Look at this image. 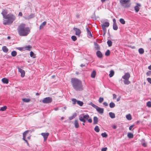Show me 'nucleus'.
<instances>
[{"mask_svg": "<svg viewBox=\"0 0 151 151\" xmlns=\"http://www.w3.org/2000/svg\"><path fill=\"white\" fill-rule=\"evenodd\" d=\"M18 33L20 36H24L27 35L30 32L29 27H25V24L23 23L20 24L17 29Z\"/></svg>", "mask_w": 151, "mask_h": 151, "instance_id": "f257e3e1", "label": "nucleus"}, {"mask_svg": "<svg viewBox=\"0 0 151 151\" xmlns=\"http://www.w3.org/2000/svg\"><path fill=\"white\" fill-rule=\"evenodd\" d=\"M71 82L73 88L76 91H81L83 90L81 81L76 78H72Z\"/></svg>", "mask_w": 151, "mask_h": 151, "instance_id": "f03ea898", "label": "nucleus"}, {"mask_svg": "<svg viewBox=\"0 0 151 151\" xmlns=\"http://www.w3.org/2000/svg\"><path fill=\"white\" fill-rule=\"evenodd\" d=\"M3 22V24L4 25H9L12 24L15 20V16L12 13H9L4 18Z\"/></svg>", "mask_w": 151, "mask_h": 151, "instance_id": "7ed1b4c3", "label": "nucleus"}, {"mask_svg": "<svg viewBox=\"0 0 151 151\" xmlns=\"http://www.w3.org/2000/svg\"><path fill=\"white\" fill-rule=\"evenodd\" d=\"M130 77V75L128 72L125 73L124 75L122 76V78L124 80L123 81L125 84L128 85L130 83V81L129 80Z\"/></svg>", "mask_w": 151, "mask_h": 151, "instance_id": "20e7f679", "label": "nucleus"}, {"mask_svg": "<svg viewBox=\"0 0 151 151\" xmlns=\"http://www.w3.org/2000/svg\"><path fill=\"white\" fill-rule=\"evenodd\" d=\"M120 3L125 8H128L131 5L130 0H120Z\"/></svg>", "mask_w": 151, "mask_h": 151, "instance_id": "39448f33", "label": "nucleus"}, {"mask_svg": "<svg viewBox=\"0 0 151 151\" xmlns=\"http://www.w3.org/2000/svg\"><path fill=\"white\" fill-rule=\"evenodd\" d=\"M79 119L81 122L85 123L88 119L89 118V116L87 114L85 115L82 114L79 115Z\"/></svg>", "mask_w": 151, "mask_h": 151, "instance_id": "423d86ee", "label": "nucleus"}, {"mask_svg": "<svg viewBox=\"0 0 151 151\" xmlns=\"http://www.w3.org/2000/svg\"><path fill=\"white\" fill-rule=\"evenodd\" d=\"M52 101V98L48 97L44 98L42 100V102L44 104H49Z\"/></svg>", "mask_w": 151, "mask_h": 151, "instance_id": "0eeeda50", "label": "nucleus"}, {"mask_svg": "<svg viewBox=\"0 0 151 151\" xmlns=\"http://www.w3.org/2000/svg\"><path fill=\"white\" fill-rule=\"evenodd\" d=\"M49 134L48 132L46 133H42L41 135L43 136L44 138V141H45L47 139L49 135Z\"/></svg>", "mask_w": 151, "mask_h": 151, "instance_id": "6e6552de", "label": "nucleus"}, {"mask_svg": "<svg viewBox=\"0 0 151 151\" xmlns=\"http://www.w3.org/2000/svg\"><path fill=\"white\" fill-rule=\"evenodd\" d=\"M95 109L99 113L102 114L104 113V109L103 108L99 107L97 106Z\"/></svg>", "mask_w": 151, "mask_h": 151, "instance_id": "1a4fd4ad", "label": "nucleus"}, {"mask_svg": "<svg viewBox=\"0 0 151 151\" xmlns=\"http://www.w3.org/2000/svg\"><path fill=\"white\" fill-rule=\"evenodd\" d=\"M73 30L75 31V34L78 36H80V35L81 32V30L78 28L76 27H74Z\"/></svg>", "mask_w": 151, "mask_h": 151, "instance_id": "9d476101", "label": "nucleus"}, {"mask_svg": "<svg viewBox=\"0 0 151 151\" xmlns=\"http://www.w3.org/2000/svg\"><path fill=\"white\" fill-rule=\"evenodd\" d=\"M18 71L21 73V76L22 78L24 77L25 76V72L23 69L19 67L18 68Z\"/></svg>", "mask_w": 151, "mask_h": 151, "instance_id": "9b49d317", "label": "nucleus"}, {"mask_svg": "<svg viewBox=\"0 0 151 151\" xmlns=\"http://www.w3.org/2000/svg\"><path fill=\"white\" fill-rule=\"evenodd\" d=\"M137 5L135 6L134 7V9L136 13H137L139 11V7L141 6V5L139 3H137L136 4Z\"/></svg>", "mask_w": 151, "mask_h": 151, "instance_id": "f8f14e48", "label": "nucleus"}, {"mask_svg": "<svg viewBox=\"0 0 151 151\" xmlns=\"http://www.w3.org/2000/svg\"><path fill=\"white\" fill-rule=\"evenodd\" d=\"M86 31L87 32L88 35L91 37H92L93 36L91 34V31L90 30V28L88 27V25L86 26Z\"/></svg>", "mask_w": 151, "mask_h": 151, "instance_id": "ddd939ff", "label": "nucleus"}, {"mask_svg": "<svg viewBox=\"0 0 151 151\" xmlns=\"http://www.w3.org/2000/svg\"><path fill=\"white\" fill-rule=\"evenodd\" d=\"M7 10L6 9H3L1 14H2L3 17L4 18L7 15Z\"/></svg>", "mask_w": 151, "mask_h": 151, "instance_id": "4468645a", "label": "nucleus"}, {"mask_svg": "<svg viewBox=\"0 0 151 151\" xmlns=\"http://www.w3.org/2000/svg\"><path fill=\"white\" fill-rule=\"evenodd\" d=\"M96 55L97 57L99 58H101L103 57V54L99 50H98L96 52Z\"/></svg>", "mask_w": 151, "mask_h": 151, "instance_id": "2eb2a0df", "label": "nucleus"}, {"mask_svg": "<svg viewBox=\"0 0 151 151\" xmlns=\"http://www.w3.org/2000/svg\"><path fill=\"white\" fill-rule=\"evenodd\" d=\"M1 81L4 83L8 84L9 83V79L5 78H3Z\"/></svg>", "mask_w": 151, "mask_h": 151, "instance_id": "dca6fc26", "label": "nucleus"}, {"mask_svg": "<svg viewBox=\"0 0 151 151\" xmlns=\"http://www.w3.org/2000/svg\"><path fill=\"white\" fill-rule=\"evenodd\" d=\"M35 17V15L34 14L31 13V14L28 17L25 18V19H29L32 18H34Z\"/></svg>", "mask_w": 151, "mask_h": 151, "instance_id": "f3484780", "label": "nucleus"}, {"mask_svg": "<svg viewBox=\"0 0 151 151\" xmlns=\"http://www.w3.org/2000/svg\"><path fill=\"white\" fill-rule=\"evenodd\" d=\"M93 124H97L98 122V119L97 117L96 116L94 117L93 118Z\"/></svg>", "mask_w": 151, "mask_h": 151, "instance_id": "a211bd4d", "label": "nucleus"}, {"mask_svg": "<svg viewBox=\"0 0 151 151\" xmlns=\"http://www.w3.org/2000/svg\"><path fill=\"white\" fill-rule=\"evenodd\" d=\"M94 45L95 46V47L96 50H100V47L98 44L96 42H95L94 43Z\"/></svg>", "mask_w": 151, "mask_h": 151, "instance_id": "6ab92c4d", "label": "nucleus"}, {"mask_svg": "<svg viewBox=\"0 0 151 151\" xmlns=\"http://www.w3.org/2000/svg\"><path fill=\"white\" fill-rule=\"evenodd\" d=\"M46 24V22L45 21L44 22L42 23L40 26L39 27V29H42L44 26H45V25Z\"/></svg>", "mask_w": 151, "mask_h": 151, "instance_id": "aec40b11", "label": "nucleus"}, {"mask_svg": "<svg viewBox=\"0 0 151 151\" xmlns=\"http://www.w3.org/2000/svg\"><path fill=\"white\" fill-rule=\"evenodd\" d=\"M74 126L76 128H78L79 127V125L78 120L76 119L74 121Z\"/></svg>", "mask_w": 151, "mask_h": 151, "instance_id": "412c9836", "label": "nucleus"}, {"mask_svg": "<svg viewBox=\"0 0 151 151\" xmlns=\"http://www.w3.org/2000/svg\"><path fill=\"white\" fill-rule=\"evenodd\" d=\"M32 48V46L30 45H28L27 46H26L25 47H24V49L25 50H27L29 51L31 50V49Z\"/></svg>", "mask_w": 151, "mask_h": 151, "instance_id": "4be33fe9", "label": "nucleus"}, {"mask_svg": "<svg viewBox=\"0 0 151 151\" xmlns=\"http://www.w3.org/2000/svg\"><path fill=\"white\" fill-rule=\"evenodd\" d=\"M109 25V22H105L103 24L101 25V26H103L106 27H108Z\"/></svg>", "mask_w": 151, "mask_h": 151, "instance_id": "5701e85b", "label": "nucleus"}, {"mask_svg": "<svg viewBox=\"0 0 151 151\" xmlns=\"http://www.w3.org/2000/svg\"><path fill=\"white\" fill-rule=\"evenodd\" d=\"M2 50L5 53H7L8 51V49L6 46H4L2 47Z\"/></svg>", "mask_w": 151, "mask_h": 151, "instance_id": "b1692460", "label": "nucleus"}, {"mask_svg": "<svg viewBox=\"0 0 151 151\" xmlns=\"http://www.w3.org/2000/svg\"><path fill=\"white\" fill-rule=\"evenodd\" d=\"M109 116L111 119H114L115 118V114L112 112H110L109 113Z\"/></svg>", "mask_w": 151, "mask_h": 151, "instance_id": "393cba45", "label": "nucleus"}, {"mask_svg": "<svg viewBox=\"0 0 151 151\" xmlns=\"http://www.w3.org/2000/svg\"><path fill=\"white\" fill-rule=\"evenodd\" d=\"M96 72L95 70L93 71L91 75V76L92 78H94L95 77L96 75Z\"/></svg>", "mask_w": 151, "mask_h": 151, "instance_id": "a878e982", "label": "nucleus"}, {"mask_svg": "<svg viewBox=\"0 0 151 151\" xmlns=\"http://www.w3.org/2000/svg\"><path fill=\"white\" fill-rule=\"evenodd\" d=\"M114 71L112 70H111L110 71V73L109 75V77H112L114 75Z\"/></svg>", "mask_w": 151, "mask_h": 151, "instance_id": "bb28decb", "label": "nucleus"}, {"mask_svg": "<svg viewBox=\"0 0 151 151\" xmlns=\"http://www.w3.org/2000/svg\"><path fill=\"white\" fill-rule=\"evenodd\" d=\"M30 57H32L33 58H35L36 57L35 54L32 51H31L30 52Z\"/></svg>", "mask_w": 151, "mask_h": 151, "instance_id": "cd10ccee", "label": "nucleus"}, {"mask_svg": "<svg viewBox=\"0 0 151 151\" xmlns=\"http://www.w3.org/2000/svg\"><path fill=\"white\" fill-rule=\"evenodd\" d=\"M113 28L114 30H117L118 27L116 24H113Z\"/></svg>", "mask_w": 151, "mask_h": 151, "instance_id": "c85d7f7f", "label": "nucleus"}, {"mask_svg": "<svg viewBox=\"0 0 151 151\" xmlns=\"http://www.w3.org/2000/svg\"><path fill=\"white\" fill-rule=\"evenodd\" d=\"M127 137L130 139L132 138L133 137V134L131 133H128L127 134Z\"/></svg>", "mask_w": 151, "mask_h": 151, "instance_id": "c756f323", "label": "nucleus"}, {"mask_svg": "<svg viewBox=\"0 0 151 151\" xmlns=\"http://www.w3.org/2000/svg\"><path fill=\"white\" fill-rule=\"evenodd\" d=\"M77 114L76 113H74L73 114V115L69 117V119L70 120H71L74 118H75Z\"/></svg>", "mask_w": 151, "mask_h": 151, "instance_id": "7c9ffc66", "label": "nucleus"}, {"mask_svg": "<svg viewBox=\"0 0 151 151\" xmlns=\"http://www.w3.org/2000/svg\"><path fill=\"white\" fill-rule=\"evenodd\" d=\"M138 51L139 53L141 54H143L144 52V50L142 48H139L138 50Z\"/></svg>", "mask_w": 151, "mask_h": 151, "instance_id": "2f4dec72", "label": "nucleus"}, {"mask_svg": "<svg viewBox=\"0 0 151 151\" xmlns=\"http://www.w3.org/2000/svg\"><path fill=\"white\" fill-rule=\"evenodd\" d=\"M126 117L129 120H130L132 119V116L130 114L127 115L126 116Z\"/></svg>", "mask_w": 151, "mask_h": 151, "instance_id": "473e14b6", "label": "nucleus"}, {"mask_svg": "<svg viewBox=\"0 0 151 151\" xmlns=\"http://www.w3.org/2000/svg\"><path fill=\"white\" fill-rule=\"evenodd\" d=\"M77 104H78V105H79L80 106H82L83 104V101H79V100H77Z\"/></svg>", "mask_w": 151, "mask_h": 151, "instance_id": "72a5a7b5", "label": "nucleus"}, {"mask_svg": "<svg viewBox=\"0 0 151 151\" xmlns=\"http://www.w3.org/2000/svg\"><path fill=\"white\" fill-rule=\"evenodd\" d=\"M11 54L12 57H15L17 55V52L15 51H13L11 52Z\"/></svg>", "mask_w": 151, "mask_h": 151, "instance_id": "f704fd0d", "label": "nucleus"}, {"mask_svg": "<svg viewBox=\"0 0 151 151\" xmlns=\"http://www.w3.org/2000/svg\"><path fill=\"white\" fill-rule=\"evenodd\" d=\"M112 42L111 40H108L107 41V44L109 47H111L112 45Z\"/></svg>", "mask_w": 151, "mask_h": 151, "instance_id": "c9c22d12", "label": "nucleus"}, {"mask_svg": "<svg viewBox=\"0 0 151 151\" xmlns=\"http://www.w3.org/2000/svg\"><path fill=\"white\" fill-rule=\"evenodd\" d=\"M109 107L111 108H113L115 106V104L113 102H111L109 104Z\"/></svg>", "mask_w": 151, "mask_h": 151, "instance_id": "e433bc0d", "label": "nucleus"}, {"mask_svg": "<svg viewBox=\"0 0 151 151\" xmlns=\"http://www.w3.org/2000/svg\"><path fill=\"white\" fill-rule=\"evenodd\" d=\"M94 131L96 132H99L100 131V129L98 126H96L94 129Z\"/></svg>", "mask_w": 151, "mask_h": 151, "instance_id": "4c0bfd02", "label": "nucleus"}, {"mask_svg": "<svg viewBox=\"0 0 151 151\" xmlns=\"http://www.w3.org/2000/svg\"><path fill=\"white\" fill-rule=\"evenodd\" d=\"M6 109H7V106H4L1 108L0 109V111H5Z\"/></svg>", "mask_w": 151, "mask_h": 151, "instance_id": "58836bf2", "label": "nucleus"}, {"mask_svg": "<svg viewBox=\"0 0 151 151\" xmlns=\"http://www.w3.org/2000/svg\"><path fill=\"white\" fill-rule=\"evenodd\" d=\"M119 22L120 23L123 24H124L125 23V22L124 19L123 18H121L119 19Z\"/></svg>", "mask_w": 151, "mask_h": 151, "instance_id": "ea45409f", "label": "nucleus"}, {"mask_svg": "<svg viewBox=\"0 0 151 151\" xmlns=\"http://www.w3.org/2000/svg\"><path fill=\"white\" fill-rule=\"evenodd\" d=\"M101 135L103 137H105V138H106L108 136V135L106 134V133L105 132H104V133H102L101 134Z\"/></svg>", "mask_w": 151, "mask_h": 151, "instance_id": "a19ab883", "label": "nucleus"}, {"mask_svg": "<svg viewBox=\"0 0 151 151\" xmlns=\"http://www.w3.org/2000/svg\"><path fill=\"white\" fill-rule=\"evenodd\" d=\"M110 51L109 50H107L106 52H105V55L106 56H109L110 54Z\"/></svg>", "mask_w": 151, "mask_h": 151, "instance_id": "79ce46f5", "label": "nucleus"}, {"mask_svg": "<svg viewBox=\"0 0 151 151\" xmlns=\"http://www.w3.org/2000/svg\"><path fill=\"white\" fill-rule=\"evenodd\" d=\"M89 105L93 107V108H94L95 109L96 108V107L97 106L94 104H93L92 102H91L90 103H89Z\"/></svg>", "mask_w": 151, "mask_h": 151, "instance_id": "37998d69", "label": "nucleus"}, {"mask_svg": "<svg viewBox=\"0 0 151 151\" xmlns=\"http://www.w3.org/2000/svg\"><path fill=\"white\" fill-rule=\"evenodd\" d=\"M23 101L25 102H28L30 101V99H29L24 98L22 99Z\"/></svg>", "mask_w": 151, "mask_h": 151, "instance_id": "c03bdc74", "label": "nucleus"}, {"mask_svg": "<svg viewBox=\"0 0 151 151\" xmlns=\"http://www.w3.org/2000/svg\"><path fill=\"white\" fill-rule=\"evenodd\" d=\"M71 38L72 40L74 41H75L77 40L76 37L75 35L72 36Z\"/></svg>", "mask_w": 151, "mask_h": 151, "instance_id": "a18cd8bd", "label": "nucleus"}, {"mask_svg": "<svg viewBox=\"0 0 151 151\" xmlns=\"http://www.w3.org/2000/svg\"><path fill=\"white\" fill-rule=\"evenodd\" d=\"M147 106L148 107H151V102L150 101H148L147 103Z\"/></svg>", "mask_w": 151, "mask_h": 151, "instance_id": "49530a36", "label": "nucleus"}, {"mask_svg": "<svg viewBox=\"0 0 151 151\" xmlns=\"http://www.w3.org/2000/svg\"><path fill=\"white\" fill-rule=\"evenodd\" d=\"M104 99L103 97H100L99 99V101L100 103H101L104 101Z\"/></svg>", "mask_w": 151, "mask_h": 151, "instance_id": "de8ad7c7", "label": "nucleus"}, {"mask_svg": "<svg viewBox=\"0 0 151 151\" xmlns=\"http://www.w3.org/2000/svg\"><path fill=\"white\" fill-rule=\"evenodd\" d=\"M72 101H73V104H75L76 102L77 103V100L75 99H73Z\"/></svg>", "mask_w": 151, "mask_h": 151, "instance_id": "09e8293b", "label": "nucleus"}, {"mask_svg": "<svg viewBox=\"0 0 151 151\" xmlns=\"http://www.w3.org/2000/svg\"><path fill=\"white\" fill-rule=\"evenodd\" d=\"M91 18H92L93 19H96V15H95V12H94L93 13V14L91 16Z\"/></svg>", "mask_w": 151, "mask_h": 151, "instance_id": "8fccbe9b", "label": "nucleus"}, {"mask_svg": "<svg viewBox=\"0 0 151 151\" xmlns=\"http://www.w3.org/2000/svg\"><path fill=\"white\" fill-rule=\"evenodd\" d=\"M16 48L20 51L25 50L24 49V47H18Z\"/></svg>", "mask_w": 151, "mask_h": 151, "instance_id": "3c124183", "label": "nucleus"}, {"mask_svg": "<svg viewBox=\"0 0 151 151\" xmlns=\"http://www.w3.org/2000/svg\"><path fill=\"white\" fill-rule=\"evenodd\" d=\"M146 74L147 76H149L151 75V71H148L147 72Z\"/></svg>", "mask_w": 151, "mask_h": 151, "instance_id": "603ef678", "label": "nucleus"}, {"mask_svg": "<svg viewBox=\"0 0 151 151\" xmlns=\"http://www.w3.org/2000/svg\"><path fill=\"white\" fill-rule=\"evenodd\" d=\"M88 122L90 123H91L92 122V119L91 118H88L87 120Z\"/></svg>", "mask_w": 151, "mask_h": 151, "instance_id": "864d4df0", "label": "nucleus"}, {"mask_svg": "<svg viewBox=\"0 0 151 151\" xmlns=\"http://www.w3.org/2000/svg\"><path fill=\"white\" fill-rule=\"evenodd\" d=\"M107 148L106 147H103L101 150V151H106Z\"/></svg>", "mask_w": 151, "mask_h": 151, "instance_id": "5fc2aeb1", "label": "nucleus"}, {"mask_svg": "<svg viewBox=\"0 0 151 151\" xmlns=\"http://www.w3.org/2000/svg\"><path fill=\"white\" fill-rule=\"evenodd\" d=\"M147 79L148 82L151 84V78H147Z\"/></svg>", "mask_w": 151, "mask_h": 151, "instance_id": "6e6d98bb", "label": "nucleus"}, {"mask_svg": "<svg viewBox=\"0 0 151 151\" xmlns=\"http://www.w3.org/2000/svg\"><path fill=\"white\" fill-rule=\"evenodd\" d=\"M103 31H106V27L101 26Z\"/></svg>", "mask_w": 151, "mask_h": 151, "instance_id": "4d7b16f0", "label": "nucleus"}, {"mask_svg": "<svg viewBox=\"0 0 151 151\" xmlns=\"http://www.w3.org/2000/svg\"><path fill=\"white\" fill-rule=\"evenodd\" d=\"M23 139L24 140V141H25V140H26V135H25L24 134H23Z\"/></svg>", "mask_w": 151, "mask_h": 151, "instance_id": "13d9d810", "label": "nucleus"}, {"mask_svg": "<svg viewBox=\"0 0 151 151\" xmlns=\"http://www.w3.org/2000/svg\"><path fill=\"white\" fill-rule=\"evenodd\" d=\"M103 104L105 106H108V103L106 102H104L103 103Z\"/></svg>", "mask_w": 151, "mask_h": 151, "instance_id": "bf43d9fd", "label": "nucleus"}, {"mask_svg": "<svg viewBox=\"0 0 151 151\" xmlns=\"http://www.w3.org/2000/svg\"><path fill=\"white\" fill-rule=\"evenodd\" d=\"M134 126V125H132L131 126H130L129 127V130H132V127Z\"/></svg>", "mask_w": 151, "mask_h": 151, "instance_id": "052dcab7", "label": "nucleus"}, {"mask_svg": "<svg viewBox=\"0 0 151 151\" xmlns=\"http://www.w3.org/2000/svg\"><path fill=\"white\" fill-rule=\"evenodd\" d=\"M142 146H143V147H146L147 146V144L145 143H142Z\"/></svg>", "mask_w": 151, "mask_h": 151, "instance_id": "680f3d73", "label": "nucleus"}, {"mask_svg": "<svg viewBox=\"0 0 151 151\" xmlns=\"http://www.w3.org/2000/svg\"><path fill=\"white\" fill-rule=\"evenodd\" d=\"M113 24H116V19L115 18H114L113 19Z\"/></svg>", "mask_w": 151, "mask_h": 151, "instance_id": "e2e57ef3", "label": "nucleus"}, {"mask_svg": "<svg viewBox=\"0 0 151 151\" xmlns=\"http://www.w3.org/2000/svg\"><path fill=\"white\" fill-rule=\"evenodd\" d=\"M112 127L114 129H115L116 128L117 126L116 125H114L112 126Z\"/></svg>", "mask_w": 151, "mask_h": 151, "instance_id": "0e129e2a", "label": "nucleus"}, {"mask_svg": "<svg viewBox=\"0 0 151 151\" xmlns=\"http://www.w3.org/2000/svg\"><path fill=\"white\" fill-rule=\"evenodd\" d=\"M29 131V130H27L26 131H25V132H24L23 134H24L25 135H26V134H27L28 132Z\"/></svg>", "mask_w": 151, "mask_h": 151, "instance_id": "69168bd1", "label": "nucleus"}, {"mask_svg": "<svg viewBox=\"0 0 151 151\" xmlns=\"http://www.w3.org/2000/svg\"><path fill=\"white\" fill-rule=\"evenodd\" d=\"M113 98L114 99H115L116 98V96L115 94H113Z\"/></svg>", "mask_w": 151, "mask_h": 151, "instance_id": "338daca9", "label": "nucleus"}, {"mask_svg": "<svg viewBox=\"0 0 151 151\" xmlns=\"http://www.w3.org/2000/svg\"><path fill=\"white\" fill-rule=\"evenodd\" d=\"M22 13L21 12H19L18 15L19 16H22Z\"/></svg>", "mask_w": 151, "mask_h": 151, "instance_id": "774afa93", "label": "nucleus"}]
</instances>
